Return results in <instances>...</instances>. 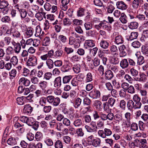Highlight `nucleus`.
<instances>
[{"label": "nucleus", "instance_id": "obj_1", "mask_svg": "<svg viewBox=\"0 0 148 148\" xmlns=\"http://www.w3.org/2000/svg\"><path fill=\"white\" fill-rule=\"evenodd\" d=\"M3 29H4L3 31V30H1V32L3 33H5L1 34V38H2V40L1 42V47H3L5 45V44L7 45H8L9 44L10 42L11 38L7 36L8 35V34L7 32V30H6V28H5V29H4L5 28L3 27Z\"/></svg>", "mask_w": 148, "mask_h": 148}, {"label": "nucleus", "instance_id": "obj_2", "mask_svg": "<svg viewBox=\"0 0 148 148\" xmlns=\"http://www.w3.org/2000/svg\"><path fill=\"white\" fill-rule=\"evenodd\" d=\"M112 133V131L107 128H104L103 130H99L98 132L99 136L103 138H106L107 136H110Z\"/></svg>", "mask_w": 148, "mask_h": 148}, {"label": "nucleus", "instance_id": "obj_3", "mask_svg": "<svg viewBox=\"0 0 148 148\" xmlns=\"http://www.w3.org/2000/svg\"><path fill=\"white\" fill-rule=\"evenodd\" d=\"M143 2V0H133L131 3L132 6V12L135 14L136 10Z\"/></svg>", "mask_w": 148, "mask_h": 148}, {"label": "nucleus", "instance_id": "obj_4", "mask_svg": "<svg viewBox=\"0 0 148 148\" xmlns=\"http://www.w3.org/2000/svg\"><path fill=\"white\" fill-rule=\"evenodd\" d=\"M37 64V58L35 56H30L26 62L27 65L28 66H34Z\"/></svg>", "mask_w": 148, "mask_h": 148}, {"label": "nucleus", "instance_id": "obj_5", "mask_svg": "<svg viewBox=\"0 0 148 148\" xmlns=\"http://www.w3.org/2000/svg\"><path fill=\"white\" fill-rule=\"evenodd\" d=\"M8 5L7 1L3 0L1 1V14L4 15L7 13L8 9L7 7Z\"/></svg>", "mask_w": 148, "mask_h": 148}, {"label": "nucleus", "instance_id": "obj_6", "mask_svg": "<svg viewBox=\"0 0 148 148\" xmlns=\"http://www.w3.org/2000/svg\"><path fill=\"white\" fill-rule=\"evenodd\" d=\"M100 94L99 90L94 89L90 92L89 96L93 99H96L100 97Z\"/></svg>", "mask_w": 148, "mask_h": 148}, {"label": "nucleus", "instance_id": "obj_7", "mask_svg": "<svg viewBox=\"0 0 148 148\" xmlns=\"http://www.w3.org/2000/svg\"><path fill=\"white\" fill-rule=\"evenodd\" d=\"M127 107L128 110L132 111L133 109H140L137 105H135V103L132 100H130L128 101L127 103Z\"/></svg>", "mask_w": 148, "mask_h": 148}, {"label": "nucleus", "instance_id": "obj_8", "mask_svg": "<svg viewBox=\"0 0 148 148\" xmlns=\"http://www.w3.org/2000/svg\"><path fill=\"white\" fill-rule=\"evenodd\" d=\"M135 18L140 21H143L146 19L147 20V18H148V11H145L144 14H138L136 15Z\"/></svg>", "mask_w": 148, "mask_h": 148}, {"label": "nucleus", "instance_id": "obj_9", "mask_svg": "<svg viewBox=\"0 0 148 148\" xmlns=\"http://www.w3.org/2000/svg\"><path fill=\"white\" fill-rule=\"evenodd\" d=\"M141 98L138 95L135 94L134 95L133 97V101L135 103V105H137L140 108L142 103L140 102Z\"/></svg>", "mask_w": 148, "mask_h": 148}, {"label": "nucleus", "instance_id": "obj_10", "mask_svg": "<svg viewBox=\"0 0 148 148\" xmlns=\"http://www.w3.org/2000/svg\"><path fill=\"white\" fill-rule=\"evenodd\" d=\"M116 5L118 9L123 10H126L128 8L127 5L122 1L117 2Z\"/></svg>", "mask_w": 148, "mask_h": 148}, {"label": "nucleus", "instance_id": "obj_11", "mask_svg": "<svg viewBox=\"0 0 148 148\" xmlns=\"http://www.w3.org/2000/svg\"><path fill=\"white\" fill-rule=\"evenodd\" d=\"M33 108L29 104H26L24 106L23 112L27 115L30 114L33 110Z\"/></svg>", "mask_w": 148, "mask_h": 148}, {"label": "nucleus", "instance_id": "obj_12", "mask_svg": "<svg viewBox=\"0 0 148 148\" xmlns=\"http://www.w3.org/2000/svg\"><path fill=\"white\" fill-rule=\"evenodd\" d=\"M119 55L120 57L125 56L127 55L126 49L125 45H122L119 47Z\"/></svg>", "mask_w": 148, "mask_h": 148}, {"label": "nucleus", "instance_id": "obj_13", "mask_svg": "<svg viewBox=\"0 0 148 148\" xmlns=\"http://www.w3.org/2000/svg\"><path fill=\"white\" fill-rule=\"evenodd\" d=\"M46 13L42 12H37L35 15V17L39 21H41L43 18L46 19Z\"/></svg>", "mask_w": 148, "mask_h": 148}, {"label": "nucleus", "instance_id": "obj_14", "mask_svg": "<svg viewBox=\"0 0 148 148\" xmlns=\"http://www.w3.org/2000/svg\"><path fill=\"white\" fill-rule=\"evenodd\" d=\"M78 40H77L76 37L75 38L73 36H71L69 38V44L70 45H74V47L75 48H78V47L76 45L77 43Z\"/></svg>", "mask_w": 148, "mask_h": 148}, {"label": "nucleus", "instance_id": "obj_15", "mask_svg": "<svg viewBox=\"0 0 148 148\" xmlns=\"http://www.w3.org/2000/svg\"><path fill=\"white\" fill-rule=\"evenodd\" d=\"M90 144L95 147H99L101 146V140L99 138L95 137L92 140Z\"/></svg>", "mask_w": 148, "mask_h": 148}, {"label": "nucleus", "instance_id": "obj_16", "mask_svg": "<svg viewBox=\"0 0 148 148\" xmlns=\"http://www.w3.org/2000/svg\"><path fill=\"white\" fill-rule=\"evenodd\" d=\"M12 43L14 46V52L18 54L20 52L21 49V45L20 43L18 42H16L14 41L12 42Z\"/></svg>", "mask_w": 148, "mask_h": 148}, {"label": "nucleus", "instance_id": "obj_17", "mask_svg": "<svg viewBox=\"0 0 148 148\" xmlns=\"http://www.w3.org/2000/svg\"><path fill=\"white\" fill-rule=\"evenodd\" d=\"M18 139V137L10 138L7 140V143L10 145L13 146L17 144V141Z\"/></svg>", "mask_w": 148, "mask_h": 148}, {"label": "nucleus", "instance_id": "obj_18", "mask_svg": "<svg viewBox=\"0 0 148 148\" xmlns=\"http://www.w3.org/2000/svg\"><path fill=\"white\" fill-rule=\"evenodd\" d=\"M54 86L55 87H60L62 85L61 77L59 76L56 77L54 81Z\"/></svg>", "mask_w": 148, "mask_h": 148}, {"label": "nucleus", "instance_id": "obj_19", "mask_svg": "<svg viewBox=\"0 0 148 148\" xmlns=\"http://www.w3.org/2000/svg\"><path fill=\"white\" fill-rule=\"evenodd\" d=\"M129 66L127 59H124L122 60L120 62V67L123 69L127 68Z\"/></svg>", "mask_w": 148, "mask_h": 148}, {"label": "nucleus", "instance_id": "obj_20", "mask_svg": "<svg viewBox=\"0 0 148 148\" xmlns=\"http://www.w3.org/2000/svg\"><path fill=\"white\" fill-rule=\"evenodd\" d=\"M147 75L143 73H140L139 76L136 78V80L140 82H145L147 80Z\"/></svg>", "mask_w": 148, "mask_h": 148}, {"label": "nucleus", "instance_id": "obj_21", "mask_svg": "<svg viewBox=\"0 0 148 148\" xmlns=\"http://www.w3.org/2000/svg\"><path fill=\"white\" fill-rule=\"evenodd\" d=\"M74 35L75 37L76 38L77 40H78V41H77V43L76 45L78 48L80 45L81 42L84 41L85 39L83 36H79L76 33H75Z\"/></svg>", "mask_w": 148, "mask_h": 148}, {"label": "nucleus", "instance_id": "obj_22", "mask_svg": "<svg viewBox=\"0 0 148 148\" xmlns=\"http://www.w3.org/2000/svg\"><path fill=\"white\" fill-rule=\"evenodd\" d=\"M105 75V79L109 80H111L114 76L112 72L110 70H107L106 71Z\"/></svg>", "mask_w": 148, "mask_h": 148}, {"label": "nucleus", "instance_id": "obj_23", "mask_svg": "<svg viewBox=\"0 0 148 148\" xmlns=\"http://www.w3.org/2000/svg\"><path fill=\"white\" fill-rule=\"evenodd\" d=\"M136 142L137 141L140 142L141 144L140 148H148V146L146 145L147 143V140L145 139H141L140 140H135Z\"/></svg>", "mask_w": 148, "mask_h": 148}, {"label": "nucleus", "instance_id": "obj_24", "mask_svg": "<svg viewBox=\"0 0 148 148\" xmlns=\"http://www.w3.org/2000/svg\"><path fill=\"white\" fill-rule=\"evenodd\" d=\"M48 83L47 82L45 81H41L39 84V86L41 89L43 91H45V89L47 86Z\"/></svg>", "mask_w": 148, "mask_h": 148}, {"label": "nucleus", "instance_id": "obj_25", "mask_svg": "<svg viewBox=\"0 0 148 148\" xmlns=\"http://www.w3.org/2000/svg\"><path fill=\"white\" fill-rule=\"evenodd\" d=\"M73 76L70 75H66L62 77V82L63 84H66L69 83L72 79Z\"/></svg>", "mask_w": 148, "mask_h": 148}, {"label": "nucleus", "instance_id": "obj_26", "mask_svg": "<svg viewBox=\"0 0 148 148\" xmlns=\"http://www.w3.org/2000/svg\"><path fill=\"white\" fill-rule=\"evenodd\" d=\"M138 23L136 21L131 22L128 24V27L130 29H137L138 27Z\"/></svg>", "mask_w": 148, "mask_h": 148}, {"label": "nucleus", "instance_id": "obj_27", "mask_svg": "<svg viewBox=\"0 0 148 148\" xmlns=\"http://www.w3.org/2000/svg\"><path fill=\"white\" fill-rule=\"evenodd\" d=\"M115 42L117 45L123 43V38L121 35H118L115 37Z\"/></svg>", "mask_w": 148, "mask_h": 148}, {"label": "nucleus", "instance_id": "obj_28", "mask_svg": "<svg viewBox=\"0 0 148 148\" xmlns=\"http://www.w3.org/2000/svg\"><path fill=\"white\" fill-rule=\"evenodd\" d=\"M138 34L137 32H132L130 34L129 38H127L128 40H132L137 38Z\"/></svg>", "mask_w": 148, "mask_h": 148}, {"label": "nucleus", "instance_id": "obj_29", "mask_svg": "<svg viewBox=\"0 0 148 148\" xmlns=\"http://www.w3.org/2000/svg\"><path fill=\"white\" fill-rule=\"evenodd\" d=\"M58 40L61 43L63 44L66 43L67 41L66 37L63 35H60L59 36Z\"/></svg>", "mask_w": 148, "mask_h": 148}, {"label": "nucleus", "instance_id": "obj_30", "mask_svg": "<svg viewBox=\"0 0 148 148\" xmlns=\"http://www.w3.org/2000/svg\"><path fill=\"white\" fill-rule=\"evenodd\" d=\"M70 0H62V9L64 11H66L68 8L67 5L69 3Z\"/></svg>", "mask_w": 148, "mask_h": 148}, {"label": "nucleus", "instance_id": "obj_31", "mask_svg": "<svg viewBox=\"0 0 148 148\" xmlns=\"http://www.w3.org/2000/svg\"><path fill=\"white\" fill-rule=\"evenodd\" d=\"M46 64L48 68L50 69L53 67L54 62L51 58H48L46 61Z\"/></svg>", "mask_w": 148, "mask_h": 148}, {"label": "nucleus", "instance_id": "obj_32", "mask_svg": "<svg viewBox=\"0 0 148 148\" xmlns=\"http://www.w3.org/2000/svg\"><path fill=\"white\" fill-rule=\"evenodd\" d=\"M34 30L32 27H28L27 28L25 32V34L27 37H29L33 35Z\"/></svg>", "mask_w": 148, "mask_h": 148}, {"label": "nucleus", "instance_id": "obj_33", "mask_svg": "<svg viewBox=\"0 0 148 148\" xmlns=\"http://www.w3.org/2000/svg\"><path fill=\"white\" fill-rule=\"evenodd\" d=\"M60 101V100L59 97H54V99L53 101L51 104L53 106L56 107L59 105Z\"/></svg>", "mask_w": 148, "mask_h": 148}, {"label": "nucleus", "instance_id": "obj_34", "mask_svg": "<svg viewBox=\"0 0 148 148\" xmlns=\"http://www.w3.org/2000/svg\"><path fill=\"white\" fill-rule=\"evenodd\" d=\"M110 62L113 64H118L119 63V58L115 56L111 57L110 58Z\"/></svg>", "mask_w": 148, "mask_h": 148}, {"label": "nucleus", "instance_id": "obj_35", "mask_svg": "<svg viewBox=\"0 0 148 148\" xmlns=\"http://www.w3.org/2000/svg\"><path fill=\"white\" fill-rule=\"evenodd\" d=\"M8 75V74L6 72L4 71L2 73L1 75V82H3H3H4V83H2V84H3V86H5V85L6 84V82H5V80H6V78L7 77Z\"/></svg>", "mask_w": 148, "mask_h": 148}, {"label": "nucleus", "instance_id": "obj_36", "mask_svg": "<svg viewBox=\"0 0 148 148\" xmlns=\"http://www.w3.org/2000/svg\"><path fill=\"white\" fill-rule=\"evenodd\" d=\"M100 47L104 49H106L109 46V43L106 41L102 40L100 43Z\"/></svg>", "mask_w": 148, "mask_h": 148}, {"label": "nucleus", "instance_id": "obj_37", "mask_svg": "<svg viewBox=\"0 0 148 148\" xmlns=\"http://www.w3.org/2000/svg\"><path fill=\"white\" fill-rule=\"evenodd\" d=\"M44 142L47 146L49 147L53 146V140L49 138H47L44 140Z\"/></svg>", "mask_w": 148, "mask_h": 148}, {"label": "nucleus", "instance_id": "obj_38", "mask_svg": "<svg viewBox=\"0 0 148 148\" xmlns=\"http://www.w3.org/2000/svg\"><path fill=\"white\" fill-rule=\"evenodd\" d=\"M121 22L123 23H126L128 20L127 16L124 13H122L121 16L119 18Z\"/></svg>", "mask_w": 148, "mask_h": 148}, {"label": "nucleus", "instance_id": "obj_39", "mask_svg": "<svg viewBox=\"0 0 148 148\" xmlns=\"http://www.w3.org/2000/svg\"><path fill=\"white\" fill-rule=\"evenodd\" d=\"M63 54V51L60 49H58L55 51L54 57L55 58L60 57L62 56Z\"/></svg>", "mask_w": 148, "mask_h": 148}, {"label": "nucleus", "instance_id": "obj_40", "mask_svg": "<svg viewBox=\"0 0 148 148\" xmlns=\"http://www.w3.org/2000/svg\"><path fill=\"white\" fill-rule=\"evenodd\" d=\"M17 103L18 105H22L24 103V102L25 101V97L22 96L20 97H18L16 99Z\"/></svg>", "mask_w": 148, "mask_h": 148}, {"label": "nucleus", "instance_id": "obj_41", "mask_svg": "<svg viewBox=\"0 0 148 148\" xmlns=\"http://www.w3.org/2000/svg\"><path fill=\"white\" fill-rule=\"evenodd\" d=\"M42 109V111L45 113H47L50 112L51 110L52 107L51 106H43Z\"/></svg>", "mask_w": 148, "mask_h": 148}, {"label": "nucleus", "instance_id": "obj_42", "mask_svg": "<svg viewBox=\"0 0 148 148\" xmlns=\"http://www.w3.org/2000/svg\"><path fill=\"white\" fill-rule=\"evenodd\" d=\"M19 12L21 19H24L27 16V12L25 9H21Z\"/></svg>", "mask_w": 148, "mask_h": 148}, {"label": "nucleus", "instance_id": "obj_43", "mask_svg": "<svg viewBox=\"0 0 148 148\" xmlns=\"http://www.w3.org/2000/svg\"><path fill=\"white\" fill-rule=\"evenodd\" d=\"M64 52L67 55L71 54L74 52V49L71 47H65L64 48Z\"/></svg>", "mask_w": 148, "mask_h": 148}, {"label": "nucleus", "instance_id": "obj_44", "mask_svg": "<svg viewBox=\"0 0 148 148\" xmlns=\"http://www.w3.org/2000/svg\"><path fill=\"white\" fill-rule=\"evenodd\" d=\"M42 134L40 132H37L35 135V138L37 141H40L43 138Z\"/></svg>", "mask_w": 148, "mask_h": 148}, {"label": "nucleus", "instance_id": "obj_45", "mask_svg": "<svg viewBox=\"0 0 148 148\" xmlns=\"http://www.w3.org/2000/svg\"><path fill=\"white\" fill-rule=\"evenodd\" d=\"M107 102L109 104V106L111 107H113L115 106L116 99L112 97L110 98L108 100Z\"/></svg>", "mask_w": 148, "mask_h": 148}, {"label": "nucleus", "instance_id": "obj_46", "mask_svg": "<svg viewBox=\"0 0 148 148\" xmlns=\"http://www.w3.org/2000/svg\"><path fill=\"white\" fill-rule=\"evenodd\" d=\"M82 102V99L79 97H77L75 100L74 106L76 108H78Z\"/></svg>", "mask_w": 148, "mask_h": 148}, {"label": "nucleus", "instance_id": "obj_47", "mask_svg": "<svg viewBox=\"0 0 148 148\" xmlns=\"http://www.w3.org/2000/svg\"><path fill=\"white\" fill-rule=\"evenodd\" d=\"M81 59V57L77 55H75L71 58L70 60L72 62H79Z\"/></svg>", "mask_w": 148, "mask_h": 148}, {"label": "nucleus", "instance_id": "obj_48", "mask_svg": "<svg viewBox=\"0 0 148 148\" xmlns=\"http://www.w3.org/2000/svg\"><path fill=\"white\" fill-rule=\"evenodd\" d=\"M55 148H63V145L62 141L60 140H57L54 144Z\"/></svg>", "mask_w": 148, "mask_h": 148}, {"label": "nucleus", "instance_id": "obj_49", "mask_svg": "<svg viewBox=\"0 0 148 148\" xmlns=\"http://www.w3.org/2000/svg\"><path fill=\"white\" fill-rule=\"evenodd\" d=\"M47 98L44 97L40 98L39 99V104L42 106H44L46 103Z\"/></svg>", "mask_w": 148, "mask_h": 148}, {"label": "nucleus", "instance_id": "obj_50", "mask_svg": "<svg viewBox=\"0 0 148 148\" xmlns=\"http://www.w3.org/2000/svg\"><path fill=\"white\" fill-rule=\"evenodd\" d=\"M74 72L76 73H79L80 71V65L79 64L74 65L73 68Z\"/></svg>", "mask_w": 148, "mask_h": 148}, {"label": "nucleus", "instance_id": "obj_51", "mask_svg": "<svg viewBox=\"0 0 148 148\" xmlns=\"http://www.w3.org/2000/svg\"><path fill=\"white\" fill-rule=\"evenodd\" d=\"M93 2L95 5L103 7L104 8L106 7V6L103 5V2L100 0H94Z\"/></svg>", "mask_w": 148, "mask_h": 148}, {"label": "nucleus", "instance_id": "obj_52", "mask_svg": "<svg viewBox=\"0 0 148 148\" xmlns=\"http://www.w3.org/2000/svg\"><path fill=\"white\" fill-rule=\"evenodd\" d=\"M84 44L85 45H87L90 47H93L95 45L94 41L91 40H86Z\"/></svg>", "mask_w": 148, "mask_h": 148}, {"label": "nucleus", "instance_id": "obj_53", "mask_svg": "<svg viewBox=\"0 0 148 148\" xmlns=\"http://www.w3.org/2000/svg\"><path fill=\"white\" fill-rule=\"evenodd\" d=\"M104 125V122L101 120H99L97 122L96 129H101L103 127Z\"/></svg>", "mask_w": 148, "mask_h": 148}, {"label": "nucleus", "instance_id": "obj_54", "mask_svg": "<svg viewBox=\"0 0 148 148\" xmlns=\"http://www.w3.org/2000/svg\"><path fill=\"white\" fill-rule=\"evenodd\" d=\"M50 43V40L49 37H46L43 39L42 41L43 46H48Z\"/></svg>", "mask_w": 148, "mask_h": 148}, {"label": "nucleus", "instance_id": "obj_55", "mask_svg": "<svg viewBox=\"0 0 148 148\" xmlns=\"http://www.w3.org/2000/svg\"><path fill=\"white\" fill-rule=\"evenodd\" d=\"M92 76L91 73L88 72L86 75L85 79L86 82H90L92 80Z\"/></svg>", "mask_w": 148, "mask_h": 148}, {"label": "nucleus", "instance_id": "obj_56", "mask_svg": "<svg viewBox=\"0 0 148 148\" xmlns=\"http://www.w3.org/2000/svg\"><path fill=\"white\" fill-rule=\"evenodd\" d=\"M52 74L51 72H47L45 73L43 75V78L46 80H49L51 77Z\"/></svg>", "mask_w": 148, "mask_h": 148}, {"label": "nucleus", "instance_id": "obj_57", "mask_svg": "<svg viewBox=\"0 0 148 148\" xmlns=\"http://www.w3.org/2000/svg\"><path fill=\"white\" fill-rule=\"evenodd\" d=\"M122 115L121 113H117L114 116V119L117 121H120L122 120Z\"/></svg>", "mask_w": 148, "mask_h": 148}, {"label": "nucleus", "instance_id": "obj_58", "mask_svg": "<svg viewBox=\"0 0 148 148\" xmlns=\"http://www.w3.org/2000/svg\"><path fill=\"white\" fill-rule=\"evenodd\" d=\"M119 106L121 110H125V109L126 103L124 100H121L119 103Z\"/></svg>", "mask_w": 148, "mask_h": 148}, {"label": "nucleus", "instance_id": "obj_59", "mask_svg": "<svg viewBox=\"0 0 148 148\" xmlns=\"http://www.w3.org/2000/svg\"><path fill=\"white\" fill-rule=\"evenodd\" d=\"M141 52L143 54L147 57H148V48L145 46H143L142 47Z\"/></svg>", "mask_w": 148, "mask_h": 148}, {"label": "nucleus", "instance_id": "obj_60", "mask_svg": "<svg viewBox=\"0 0 148 148\" xmlns=\"http://www.w3.org/2000/svg\"><path fill=\"white\" fill-rule=\"evenodd\" d=\"M31 148H42V144L40 142H38L36 144L34 143H32L31 144Z\"/></svg>", "mask_w": 148, "mask_h": 148}, {"label": "nucleus", "instance_id": "obj_61", "mask_svg": "<svg viewBox=\"0 0 148 148\" xmlns=\"http://www.w3.org/2000/svg\"><path fill=\"white\" fill-rule=\"evenodd\" d=\"M62 139L63 142L66 144H69L71 140V137L68 136H63L62 137Z\"/></svg>", "mask_w": 148, "mask_h": 148}, {"label": "nucleus", "instance_id": "obj_62", "mask_svg": "<svg viewBox=\"0 0 148 148\" xmlns=\"http://www.w3.org/2000/svg\"><path fill=\"white\" fill-rule=\"evenodd\" d=\"M137 57L138 58L137 63L139 65H141L143 64L145 62L144 57L142 56H140Z\"/></svg>", "mask_w": 148, "mask_h": 148}, {"label": "nucleus", "instance_id": "obj_63", "mask_svg": "<svg viewBox=\"0 0 148 148\" xmlns=\"http://www.w3.org/2000/svg\"><path fill=\"white\" fill-rule=\"evenodd\" d=\"M35 119L32 117H28L26 123L29 126H32L35 122Z\"/></svg>", "mask_w": 148, "mask_h": 148}, {"label": "nucleus", "instance_id": "obj_64", "mask_svg": "<svg viewBox=\"0 0 148 148\" xmlns=\"http://www.w3.org/2000/svg\"><path fill=\"white\" fill-rule=\"evenodd\" d=\"M85 10L83 8H80L77 12V16H82L84 15Z\"/></svg>", "mask_w": 148, "mask_h": 148}]
</instances>
